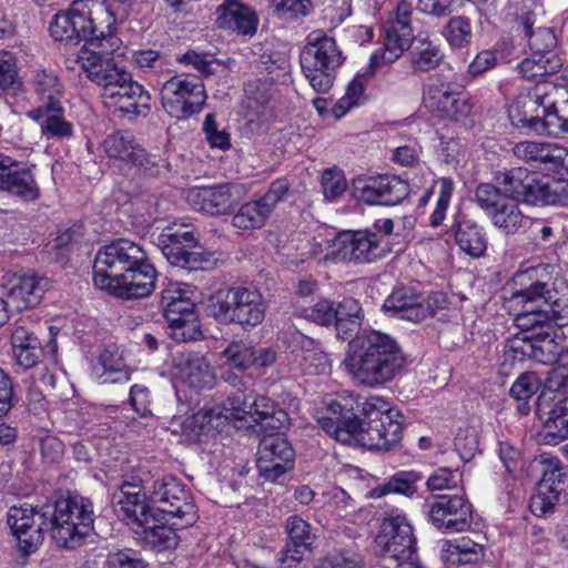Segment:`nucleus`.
<instances>
[{"instance_id": "nucleus-25", "label": "nucleus", "mask_w": 568, "mask_h": 568, "mask_svg": "<svg viewBox=\"0 0 568 568\" xmlns=\"http://www.w3.org/2000/svg\"><path fill=\"white\" fill-rule=\"evenodd\" d=\"M383 310L386 314L414 323H419L435 314L428 300L412 287L394 290L384 301Z\"/></svg>"}, {"instance_id": "nucleus-39", "label": "nucleus", "mask_w": 568, "mask_h": 568, "mask_svg": "<svg viewBox=\"0 0 568 568\" xmlns=\"http://www.w3.org/2000/svg\"><path fill=\"white\" fill-rule=\"evenodd\" d=\"M92 375L100 384L125 383L130 379V372L116 349L105 348L92 366Z\"/></svg>"}, {"instance_id": "nucleus-24", "label": "nucleus", "mask_w": 568, "mask_h": 568, "mask_svg": "<svg viewBox=\"0 0 568 568\" xmlns=\"http://www.w3.org/2000/svg\"><path fill=\"white\" fill-rule=\"evenodd\" d=\"M146 478L134 479L133 481H124L119 493L114 494L113 499L116 505V513L122 516L132 529L141 525L150 524L153 520V508L144 503L142 484Z\"/></svg>"}, {"instance_id": "nucleus-55", "label": "nucleus", "mask_w": 568, "mask_h": 568, "mask_svg": "<svg viewBox=\"0 0 568 568\" xmlns=\"http://www.w3.org/2000/svg\"><path fill=\"white\" fill-rule=\"evenodd\" d=\"M382 205L393 206L402 203L409 194L406 181L397 175L379 174Z\"/></svg>"}, {"instance_id": "nucleus-47", "label": "nucleus", "mask_w": 568, "mask_h": 568, "mask_svg": "<svg viewBox=\"0 0 568 568\" xmlns=\"http://www.w3.org/2000/svg\"><path fill=\"white\" fill-rule=\"evenodd\" d=\"M301 366L310 375L326 374L331 371L332 361L318 342L304 338L302 342Z\"/></svg>"}, {"instance_id": "nucleus-46", "label": "nucleus", "mask_w": 568, "mask_h": 568, "mask_svg": "<svg viewBox=\"0 0 568 568\" xmlns=\"http://www.w3.org/2000/svg\"><path fill=\"white\" fill-rule=\"evenodd\" d=\"M559 347L560 345H558L554 337L546 335L536 338L531 336L524 337L521 345L517 346L516 349H519L524 356L538 363L549 365L554 363L558 355Z\"/></svg>"}, {"instance_id": "nucleus-64", "label": "nucleus", "mask_w": 568, "mask_h": 568, "mask_svg": "<svg viewBox=\"0 0 568 568\" xmlns=\"http://www.w3.org/2000/svg\"><path fill=\"white\" fill-rule=\"evenodd\" d=\"M105 564L109 568H146L148 566L140 552L131 548L109 552Z\"/></svg>"}, {"instance_id": "nucleus-19", "label": "nucleus", "mask_w": 568, "mask_h": 568, "mask_svg": "<svg viewBox=\"0 0 568 568\" xmlns=\"http://www.w3.org/2000/svg\"><path fill=\"white\" fill-rule=\"evenodd\" d=\"M293 448L283 435L265 436L258 447V474L266 481L280 483L293 467Z\"/></svg>"}, {"instance_id": "nucleus-44", "label": "nucleus", "mask_w": 568, "mask_h": 568, "mask_svg": "<svg viewBox=\"0 0 568 568\" xmlns=\"http://www.w3.org/2000/svg\"><path fill=\"white\" fill-rule=\"evenodd\" d=\"M336 317L334 318L337 337L348 339L362 323V308L354 298H344L335 307Z\"/></svg>"}, {"instance_id": "nucleus-14", "label": "nucleus", "mask_w": 568, "mask_h": 568, "mask_svg": "<svg viewBox=\"0 0 568 568\" xmlns=\"http://www.w3.org/2000/svg\"><path fill=\"white\" fill-rule=\"evenodd\" d=\"M206 101L203 82L189 74L173 75L161 87V103L173 118L186 119L199 113Z\"/></svg>"}, {"instance_id": "nucleus-2", "label": "nucleus", "mask_w": 568, "mask_h": 568, "mask_svg": "<svg viewBox=\"0 0 568 568\" xmlns=\"http://www.w3.org/2000/svg\"><path fill=\"white\" fill-rule=\"evenodd\" d=\"M344 366L357 383L377 387L393 381L403 371L405 357L389 335L364 331L348 344Z\"/></svg>"}, {"instance_id": "nucleus-62", "label": "nucleus", "mask_w": 568, "mask_h": 568, "mask_svg": "<svg viewBox=\"0 0 568 568\" xmlns=\"http://www.w3.org/2000/svg\"><path fill=\"white\" fill-rule=\"evenodd\" d=\"M355 409H359L363 416L359 423H374L375 419H382L390 413H398L393 409L390 404L379 396H371L365 398L362 403L355 400Z\"/></svg>"}, {"instance_id": "nucleus-11", "label": "nucleus", "mask_w": 568, "mask_h": 568, "mask_svg": "<svg viewBox=\"0 0 568 568\" xmlns=\"http://www.w3.org/2000/svg\"><path fill=\"white\" fill-rule=\"evenodd\" d=\"M142 487L143 497L153 504L158 511L183 520L182 527L190 526L196 520L192 495L176 477L146 478Z\"/></svg>"}, {"instance_id": "nucleus-34", "label": "nucleus", "mask_w": 568, "mask_h": 568, "mask_svg": "<svg viewBox=\"0 0 568 568\" xmlns=\"http://www.w3.org/2000/svg\"><path fill=\"white\" fill-rule=\"evenodd\" d=\"M230 422L232 420L226 413V406L220 403L204 406L185 419L183 426L191 435L200 437L202 434L210 433L211 430L222 432Z\"/></svg>"}, {"instance_id": "nucleus-63", "label": "nucleus", "mask_w": 568, "mask_h": 568, "mask_svg": "<svg viewBox=\"0 0 568 568\" xmlns=\"http://www.w3.org/2000/svg\"><path fill=\"white\" fill-rule=\"evenodd\" d=\"M169 334L176 342H187L197 339L202 333L195 312L192 316H180L176 322H168Z\"/></svg>"}, {"instance_id": "nucleus-36", "label": "nucleus", "mask_w": 568, "mask_h": 568, "mask_svg": "<svg viewBox=\"0 0 568 568\" xmlns=\"http://www.w3.org/2000/svg\"><path fill=\"white\" fill-rule=\"evenodd\" d=\"M32 87L37 94L45 101L47 111H63L61 98L63 97L64 88L58 74L53 70H34L32 75Z\"/></svg>"}, {"instance_id": "nucleus-48", "label": "nucleus", "mask_w": 568, "mask_h": 568, "mask_svg": "<svg viewBox=\"0 0 568 568\" xmlns=\"http://www.w3.org/2000/svg\"><path fill=\"white\" fill-rule=\"evenodd\" d=\"M0 190L8 191L23 201H34L39 197V187L29 170L13 168L3 181Z\"/></svg>"}, {"instance_id": "nucleus-26", "label": "nucleus", "mask_w": 568, "mask_h": 568, "mask_svg": "<svg viewBox=\"0 0 568 568\" xmlns=\"http://www.w3.org/2000/svg\"><path fill=\"white\" fill-rule=\"evenodd\" d=\"M236 186L221 184L189 190L186 199L190 205L211 215L230 214L236 204Z\"/></svg>"}, {"instance_id": "nucleus-35", "label": "nucleus", "mask_w": 568, "mask_h": 568, "mask_svg": "<svg viewBox=\"0 0 568 568\" xmlns=\"http://www.w3.org/2000/svg\"><path fill=\"white\" fill-rule=\"evenodd\" d=\"M12 353L16 362L24 369L34 367L42 355L39 338L23 325H16L11 334Z\"/></svg>"}, {"instance_id": "nucleus-53", "label": "nucleus", "mask_w": 568, "mask_h": 568, "mask_svg": "<svg viewBox=\"0 0 568 568\" xmlns=\"http://www.w3.org/2000/svg\"><path fill=\"white\" fill-rule=\"evenodd\" d=\"M22 80L18 74L17 59L9 51H0V89L6 94L17 95L22 91Z\"/></svg>"}, {"instance_id": "nucleus-41", "label": "nucleus", "mask_w": 568, "mask_h": 568, "mask_svg": "<svg viewBox=\"0 0 568 568\" xmlns=\"http://www.w3.org/2000/svg\"><path fill=\"white\" fill-rule=\"evenodd\" d=\"M175 375L183 383L195 388H203L212 379L209 363L199 354H189L181 357L175 366Z\"/></svg>"}, {"instance_id": "nucleus-38", "label": "nucleus", "mask_w": 568, "mask_h": 568, "mask_svg": "<svg viewBox=\"0 0 568 568\" xmlns=\"http://www.w3.org/2000/svg\"><path fill=\"white\" fill-rule=\"evenodd\" d=\"M483 557V546L467 537L445 540L440 546V558L450 566L475 564Z\"/></svg>"}, {"instance_id": "nucleus-3", "label": "nucleus", "mask_w": 568, "mask_h": 568, "mask_svg": "<svg viewBox=\"0 0 568 568\" xmlns=\"http://www.w3.org/2000/svg\"><path fill=\"white\" fill-rule=\"evenodd\" d=\"M503 307L514 315V323L523 331L554 323L568 324V287L564 282L535 281L527 288L503 296Z\"/></svg>"}, {"instance_id": "nucleus-50", "label": "nucleus", "mask_w": 568, "mask_h": 568, "mask_svg": "<svg viewBox=\"0 0 568 568\" xmlns=\"http://www.w3.org/2000/svg\"><path fill=\"white\" fill-rule=\"evenodd\" d=\"M270 216L257 200L243 203L232 217V225L241 231L262 229Z\"/></svg>"}, {"instance_id": "nucleus-8", "label": "nucleus", "mask_w": 568, "mask_h": 568, "mask_svg": "<svg viewBox=\"0 0 568 568\" xmlns=\"http://www.w3.org/2000/svg\"><path fill=\"white\" fill-rule=\"evenodd\" d=\"M564 90L548 80L537 81L532 87L517 95L508 106L507 114L513 126L537 134H546V118L549 108H554Z\"/></svg>"}, {"instance_id": "nucleus-57", "label": "nucleus", "mask_w": 568, "mask_h": 568, "mask_svg": "<svg viewBox=\"0 0 568 568\" xmlns=\"http://www.w3.org/2000/svg\"><path fill=\"white\" fill-rule=\"evenodd\" d=\"M560 67L561 62L557 57L545 59L534 54L531 58L524 59L518 65L520 74L527 80L556 73Z\"/></svg>"}, {"instance_id": "nucleus-23", "label": "nucleus", "mask_w": 568, "mask_h": 568, "mask_svg": "<svg viewBox=\"0 0 568 568\" xmlns=\"http://www.w3.org/2000/svg\"><path fill=\"white\" fill-rule=\"evenodd\" d=\"M428 515L436 528L462 532L470 525L471 505L462 495H444L430 506Z\"/></svg>"}, {"instance_id": "nucleus-40", "label": "nucleus", "mask_w": 568, "mask_h": 568, "mask_svg": "<svg viewBox=\"0 0 568 568\" xmlns=\"http://www.w3.org/2000/svg\"><path fill=\"white\" fill-rule=\"evenodd\" d=\"M540 437L548 445H557L568 437V396L555 402L548 412Z\"/></svg>"}, {"instance_id": "nucleus-60", "label": "nucleus", "mask_w": 568, "mask_h": 568, "mask_svg": "<svg viewBox=\"0 0 568 568\" xmlns=\"http://www.w3.org/2000/svg\"><path fill=\"white\" fill-rule=\"evenodd\" d=\"M532 172L525 168H514L504 174L503 191L506 196L523 201Z\"/></svg>"}, {"instance_id": "nucleus-21", "label": "nucleus", "mask_w": 568, "mask_h": 568, "mask_svg": "<svg viewBox=\"0 0 568 568\" xmlns=\"http://www.w3.org/2000/svg\"><path fill=\"white\" fill-rule=\"evenodd\" d=\"M567 483L558 459L544 463L537 493L530 498L529 508L536 516L552 513L561 496H566Z\"/></svg>"}, {"instance_id": "nucleus-56", "label": "nucleus", "mask_w": 568, "mask_h": 568, "mask_svg": "<svg viewBox=\"0 0 568 568\" xmlns=\"http://www.w3.org/2000/svg\"><path fill=\"white\" fill-rule=\"evenodd\" d=\"M353 197L368 205H382L379 174L358 176L353 181Z\"/></svg>"}, {"instance_id": "nucleus-49", "label": "nucleus", "mask_w": 568, "mask_h": 568, "mask_svg": "<svg viewBox=\"0 0 568 568\" xmlns=\"http://www.w3.org/2000/svg\"><path fill=\"white\" fill-rule=\"evenodd\" d=\"M455 239L459 248L473 257H479L486 251L485 234L478 225L469 221L458 223Z\"/></svg>"}, {"instance_id": "nucleus-45", "label": "nucleus", "mask_w": 568, "mask_h": 568, "mask_svg": "<svg viewBox=\"0 0 568 568\" xmlns=\"http://www.w3.org/2000/svg\"><path fill=\"white\" fill-rule=\"evenodd\" d=\"M155 521L156 519L153 515V520L150 524L141 525L134 530L141 532L144 541L155 551L161 552L175 549L180 542V537L175 529L166 525L158 526Z\"/></svg>"}, {"instance_id": "nucleus-12", "label": "nucleus", "mask_w": 568, "mask_h": 568, "mask_svg": "<svg viewBox=\"0 0 568 568\" xmlns=\"http://www.w3.org/2000/svg\"><path fill=\"white\" fill-rule=\"evenodd\" d=\"M110 71L111 73L99 85L104 105L130 116L146 115L151 109L149 92L133 81L123 68L118 67Z\"/></svg>"}, {"instance_id": "nucleus-16", "label": "nucleus", "mask_w": 568, "mask_h": 568, "mask_svg": "<svg viewBox=\"0 0 568 568\" xmlns=\"http://www.w3.org/2000/svg\"><path fill=\"white\" fill-rule=\"evenodd\" d=\"M158 245L170 264L186 270L202 268L210 254L199 245L193 230L166 227L158 237Z\"/></svg>"}, {"instance_id": "nucleus-10", "label": "nucleus", "mask_w": 568, "mask_h": 568, "mask_svg": "<svg viewBox=\"0 0 568 568\" xmlns=\"http://www.w3.org/2000/svg\"><path fill=\"white\" fill-rule=\"evenodd\" d=\"M102 0H74L70 8L59 12L50 23V34L59 42H78L99 37L97 17L106 14Z\"/></svg>"}, {"instance_id": "nucleus-51", "label": "nucleus", "mask_w": 568, "mask_h": 568, "mask_svg": "<svg viewBox=\"0 0 568 568\" xmlns=\"http://www.w3.org/2000/svg\"><path fill=\"white\" fill-rule=\"evenodd\" d=\"M444 55L439 47L428 38H417L412 51V63L418 71H429L442 62Z\"/></svg>"}, {"instance_id": "nucleus-22", "label": "nucleus", "mask_w": 568, "mask_h": 568, "mask_svg": "<svg viewBox=\"0 0 568 568\" xmlns=\"http://www.w3.org/2000/svg\"><path fill=\"white\" fill-rule=\"evenodd\" d=\"M399 413H390L375 419L374 423H359L357 420L353 443L368 449L387 450L397 444L402 437V422Z\"/></svg>"}, {"instance_id": "nucleus-61", "label": "nucleus", "mask_w": 568, "mask_h": 568, "mask_svg": "<svg viewBox=\"0 0 568 568\" xmlns=\"http://www.w3.org/2000/svg\"><path fill=\"white\" fill-rule=\"evenodd\" d=\"M538 388L539 379L531 372L520 374L513 383L509 389V395L518 402H524L523 405L518 406L520 413L526 414L528 412L526 403L538 390Z\"/></svg>"}, {"instance_id": "nucleus-42", "label": "nucleus", "mask_w": 568, "mask_h": 568, "mask_svg": "<svg viewBox=\"0 0 568 568\" xmlns=\"http://www.w3.org/2000/svg\"><path fill=\"white\" fill-rule=\"evenodd\" d=\"M253 414L248 427L260 425L264 430L281 429L288 420L286 412L278 408L268 397L257 396L253 402Z\"/></svg>"}, {"instance_id": "nucleus-59", "label": "nucleus", "mask_w": 568, "mask_h": 568, "mask_svg": "<svg viewBox=\"0 0 568 568\" xmlns=\"http://www.w3.org/2000/svg\"><path fill=\"white\" fill-rule=\"evenodd\" d=\"M224 364L239 371L252 367L253 347L243 341H234L221 352Z\"/></svg>"}, {"instance_id": "nucleus-28", "label": "nucleus", "mask_w": 568, "mask_h": 568, "mask_svg": "<svg viewBox=\"0 0 568 568\" xmlns=\"http://www.w3.org/2000/svg\"><path fill=\"white\" fill-rule=\"evenodd\" d=\"M523 202L531 205H567L568 182L532 173Z\"/></svg>"}, {"instance_id": "nucleus-30", "label": "nucleus", "mask_w": 568, "mask_h": 568, "mask_svg": "<svg viewBox=\"0 0 568 568\" xmlns=\"http://www.w3.org/2000/svg\"><path fill=\"white\" fill-rule=\"evenodd\" d=\"M285 530L288 535L290 544L278 557V561L283 566L288 561L293 564L300 562L303 552L311 549L316 538L311 524L298 515L290 516L286 519Z\"/></svg>"}, {"instance_id": "nucleus-4", "label": "nucleus", "mask_w": 568, "mask_h": 568, "mask_svg": "<svg viewBox=\"0 0 568 568\" xmlns=\"http://www.w3.org/2000/svg\"><path fill=\"white\" fill-rule=\"evenodd\" d=\"M50 532L53 541L62 548L75 549L93 530V505L79 495H69L47 505Z\"/></svg>"}, {"instance_id": "nucleus-52", "label": "nucleus", "mask_w": 568, "mask_h": 568, "mask_svg": "<svg viewBox=\"0 0 568 568\" xmlns=\"http://www.w3.org/2000/svg\"><path fill=\"white\" fill-rule=\"evenodd\" d=\"M365 87L366 81L363 74H357L347 84L345 94L332 109L335 119L343 118L351 109L359 106L365 101Z\"/></svg>"}, {"instance_id": "nucleus-58", "label": "nucleus", "mask_w": 568, "mask_h": 568, "mask_svg": "<svg viewBox=\"0 0 568 568\" xmlns=\"http://www.w3.org/2000/svg\"><path fill=\"white\" fill-rule=\"evenodd\" d=\"M413 14V4L407 0H399L384 27L414 39Z\"/></svg>"}, {"instance_id": "nucleus-13", "label": "nucleus", "mask_w": 568, "mask_h": 568, "mask_svg": "<svg viewBox=\"0 0 568 568\" xmlns=\"http://www.w3.org/2000/svg\"><path fill=\"white\" fill-rule=\"evenodd\" d=\"M110 29V26H108ZM99 37L88 39L89 45H83L75 58V63L87 74L88 79L100 85L106 75L111 73L110 70L116 69L119 65L114 62L115 58L124 55L122 50V41L119 37L108 30L98 31Z\"/></svg>"}, {"instance_id": "nucleus-1", "label": "nucleus", "mask_w": 568, "mask_h": 568, "mask_svg": "<svg viewBox=\"0 0 568 568\" xmlns=\"http://www.w3.org/2000/svg\"><path fill=\"white\" fill-rule=\"evenodd\" d=\"M158 272L145 251L136 243L120 239L102 246L93 263V283L106 294L123 301L151 295Z\"/></svg>"}, {"instance_id": "nucleus-27", "label": "nucleus", "mask_w": 568, "mask_h": 568, "mask_svg": "<svg viewBox=\"0 0 568 568\" xmlns=\"http://www.w3.org/2000/svg\"><path fill=\"white\" fill-rule=\"evenodd\" d=\"M499 463L504 468L499 476H501L504 490L510 501L509 509L514 511L525 495L523 488L524 462L520 450L508 442L499 443Z\"/></svg>"}, {"instance_id": "nucleus-20", "label": "nucleus", "mask_w": 568, "mask_h": 568, "mask_svg": "<svg viewBox=\"0 0 568 568\" xmlns=\"http://www.w3.org/2000/svg\"><path fill=\"white\" fill-rule=\"evenodd\" d=\"M526 2L525 0L508 1V14L513 17L516 23V31L528 38V44L534 55L545 59L556 57L552 53L557 43L554 31L550 28L532 30L535 13Z\"/></svg>"}, {"instance_id": "nucleus-32", "label": "nucleus", "mask_w": 568, "mask_h": 568, "mask_svg": "<svg viewBox=\"0 0 568 568\" xmlns=\"http://www.w3.org/2000/svg\"><path fill=\"white\" fill-rule=\"evenodd\" d=\"M194 292L191 286L170 282L161 293V306L168 322H176L180 316H192L195 312Z\"/></svg>"}, {"instance_id": "nucleus-33", "label": "nucleus", "mask_w": 568, "mask_h": 568, "mask_svg": "<svg viewBox=\"0 0 568 568\" xmlns=\"http://www.w3.org/2000/svg\"><path fill=\"white\" fill-rule=\"evenodd\" d=\"M219 23L241 34H254L257 28L255 12L239 0H224L217 7Z\"/></svg>"}, {"instance_id": "nucleus-7", "label": "nucleus", "mask_w": 568, "mask_h": 568, "mask_svg": "<svg viewBox=\"0 0 568 568\" xmlns=\"http://www.w3.org/2000/svg\"><path fill=\"white\" fill-rule=\"evenodd\" d=\"M379 236L369 231L336 233L325 229L313 239V254L325 260H343L368 263L382 255Z\"/></svg>"}, {"instance_id": "nucleus-9", "label": "nucleus", "mask_w": 568, "mask_h": 568, "mask_svg": "<svg viewBox=\"0 0 568 568\" xmlns=\"http://www.w3.org/2000/svg\"><path fill=\"white\" fill-rule=\"evenodd\" d=\"M423 104L434 116L452 122L464 121L474 108L464 85L443 74L428 78L423 87Z\"/></svg>"}, {"instance_id": "nucleus-5", "label": "nucleus", "mask_w": 568, "mask_h": 568, "mask_svg": "<svg viewBox=\"0 0 568 568\" xmlns=\"http://www.w3.org/2000/svg\"><path fill=\"white\" fill-rule=\"evenodd\" d=\"M207 310L222 324L247 328L263 323L267 303L257 288L239 285L214 292L207 301Z\"/></svg>"}, {"instance_id": "nucleus-17", "label": "nucleus", "mask_w": 568, "mask_h": 568, "mask_svg": "<svg viewBox=\"0 0 568 568\" xmlns=\"http://www.w3.org/2000/svg\"><path fill=\"white\" fill-rule=\"evenodd\" d=\"M8 524L18 540L19 549L24 555L33 554L42 545L44 531L50 530L47 505L40 509L29 505L12 507Z\"/></svg>"}, {"instance_id": "nucleus-37", "label": "nucleus", "mask_w": 568, "mask_h": 568, "mask_svg": "<svg viewBox=\"0 0 568 568\" xmlns=\"http://www.w3.org/2000/svg\"><path fill=\"white\" fill-rule=\"evenodd\" d=\"M102 149L109 158L134 164H142L145 156L144 150L130 132L118 131L108 135Z\"/></svg>"}, {"instance_id": "nucleus-6", "label": "nucleus", "mask_w": 568, "mask_h": 568, "mask_svg": "<svg viewBox=\"0 0 568 568\" xmlns=\"http://www.w3.org/2000/svg\"><path fill=\"white\" fill-rule=\"evenodd\" d=\"M346 57L333 37L316 30L306 38V44L301 52V68L310 85L318 93L331 90L336 79L337 70Z\"/></svg>"}, {"instance_id": "nucleus-29", "label": "nucleus", "mask_w": 568, "mask_h": 568, "mask_svg": "<svg viewBox=\"0 0 568 568\" xmlns=\"http://www.w3.org/2000/svg\"><path fill=\"white\" fill-rule=\"evenodd\" d=\"M47 280L36 275L19 276L10 281L6 297L9 305L21 312L37 306L45 292Z\"/></svg>"}, {"instance_id": "nucleus-31", "label": "nucleus", "mask_w": 568, "mask_h": 568, "mask_svg": "<svg viewBox=\"0 0 568 568\" xmlns=\"http://www.w3.org/2000/svg\"><path fill=\"white\" fill-rule=\"evenodd\" d=\"M413 40L395 29H388L383 26L382 47L371 54L369 72L374 73L375 70L396 62L410 48Z\"/></svg>"}, {"instance_id": "nucleus-15", "label": "nucleus", "mask_w": 568, "mask_h": 568, "mask_svg": "<svg viewBox=\"0 0 568 568\" xmlns=\"http://www.w3.org/2000/svg\"><path fill=\"white\" fill-rule=\"evenodd\" d=\"M376 550L384 564L416 557V540L413 527L405 514L392 510L382 521L375 538Z\"/></svg>"}, {"instance_id": "nucleus-54", "label": "nucleus", "mask_w": 568, "mask_h": 568, "mask_svg": "<svg viewBox=\"0 0 568 568\" xmlns=\"http://www.w3.org/2000/svg\"><path fill=\"white\" fill-rule=\"evenodd\" d=\"M443 36L454 49L468 47L473 38L470 20L462 16L450 18L444 27Z\"/></svg>"}, {"instance_id": "nucleus-43", "label": "nucleus", "mask_w": 568, "mask_h": 568, "mask_svg": "<svg viewBox=\"0 0 568 568\" xmlns=\"http://www.w3.org/2000/svg\"><path fill=\"white\" fill-rule=\"evenodd\" d=\"M557 145L550 142L525 141L516 143L513 153L517 159L534 166L552 170Z\"/></svg>"}, {"instance_id": "nucleus-18", "label": "nucleus", "mask_w": 568, "mask_h": 568, "mask_svg": "<svg viewBox=\"0 0 568 568\" xmlns=\"http://www.w3.org/2000/svg\"><path fill=\"white\" fill-rule=\"evenodd\" d=\"M352 396L324 400L316 420L322 429L342 444L351 445L358 420Z\"/></svg>"}]
</instances>
